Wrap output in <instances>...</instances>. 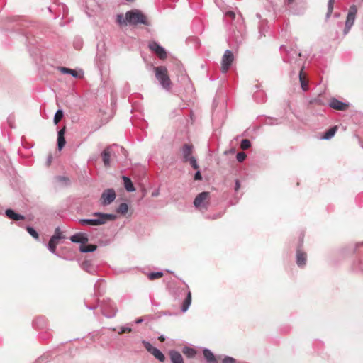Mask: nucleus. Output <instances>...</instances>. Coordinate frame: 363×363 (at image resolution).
Segmentation results:
<instances>
[{"instance_id": "dca6fc26", "label": "nucleus", "mask_w": 363, "mask_h": 363, "mask_svg": "<svg viewBox=\"0 0 363 363\" xmlns=\"http://www.w3.org/2000/svg\"><path fill=\"white\" fill-rule=\"evenodd\" d=\"M330 107L338 111H345L349 107V104L342 102L335 98L331 99L329 102Z\"/></svg>"}, {"instance_id": "49530a36", "label": "nucleus", "mask_w": 363, "mask_h": 363, "mask_svg": "<svg viewBox=\"0 0 363 363\" xmlns=\"http://www.w3.org/2000/svg\"><path fill=\"white\" fill-rule=\"evenodd\" d=\"M225 16L230 17L232 19H234L235 17V13L233 11H228L225 13Z\"/></svg>"}, {"instance_id": "4c0bfd02", "label": "nucleus", "mask_w": 363, "mask_h": 363, "mask_svg": "<svg viewBox=\"0 0 363 363\" xmlns=\"http://www.w3.org/2000/svg\"><path fill=\"white\" fill-rule=\"evenodd\" d=\"M26 230H27L28 233L33 238H34L36 240H38L39 238V235H38V232L33 228H32L30 226H27Z\"/></svg>"}, {"instance_id": "a19ab883", "label": "nucleus", "mask_w": 363, "mask_h": 363, "mask_svg": "<svg viewBox=\"0 0 363 363\" xmlns=\"http://www.w3.org/2000/svg\"><path fill=\"white\" fill-rule=\"evenodd\" d=\"M246 157V154L243 152H240L236 155V159L239 162H243L245 160Z\"/></svg>"}, {"instance_id": "9b49d317", "label": "nucleus", "mask_w": 363, "mask_h": 363, "mask_svg": "<svg viewBox=\"0 0 363 363\" xmlns=\"http://www.w3.org/2000/svg\"><path fill=\"white\" fill-rule=\"evenodd\" d=\"M142 343L145 348L152 354L160 362H163L165 360L164 354L157 348L153 347L149 342L143 340Z\"/></svg>"}, {"instance_id": "8fccbe9b", "label": "nucleus", "mask_w": 363, "mask_h": 363, "mask_svg": "<svg viewBox=\"0 0 363 363\" xmlns=\"http://www.w3.org/2000/svg\"><path fill=\"white\" fill-rule=\"evenodd\" d=\"M240 187V184L238 179L235 180V190L237 191Z\"/></svg>"}, {"instance_id": "6e6d98bb", "label": "nucleus", "mask_w": 363, "mask_h": 363, "mask_svg": "<svg viewBox=\"0 0 363 363\" xmlns=\"http://www.w3.org/2000/svg\"><path fill=\"white\" fill-rule=\"evenodd\" d=\"M284 48H285L284 45H281V46L280 47V50H283V49H284Z\"/></svg>"}, {"instance_id": "13d9d810", "label": "nucleus", "mask_w": 363, "mask_h": 363, "mask_svg": "<svg viewBox=\"0 0 363 363\" xmlns=\"http://www.w3.org/2000/svg\"><path fill=\"white\" fill-rule=\"evenodd\" d=\"M62 7L64 9V11H65V9H67V7L64 4L62 5Z\"/></svg>"}, {"instance_id": "f3484780", "label": "nucleus", "mask_w": 363, "mask_h": 363, "mask_svg": "<svg viewBox=\"0 0 363 363\" xmlns=\"http://www.w3.org/2000/svg\"><path fill=\"white\" fill-rule=\"evenodd\" d=\"M70 240L74 243L85 244L88 242V237L84 233H77L70 237Z\"/></svg>"}, {"instance_id": "aec40b11", "label": "nucleus", "mask_w": 363, "mask_h": 363, "mask_svg": "<svg viewBox=\"0 0 363 363\" xmlns=\"http://www.w3.org/2000/svg\"><path fill=\"white\" fill-rule=\"evenodd\" d=\"M65 127L60 129L57 133V149L61 150L65 145L66 140L65 138Z\"/></svg>"}, {"instance_id": "052dcab7", "label": "nucleus", "mask_w": 363, "mask_h": 363, "mask_svg": "<svg viewBox=\"0 0 363 363\" xmlns=\"http://www.w3.org/2000/svg\"><path fill=\"white\" fill-rule=\"evenodd\" d=\"M48 10H49L50 11H52V10H51V8H50V7H48Z\"/></svg>"}, {"instance_id": "72a5a7b5", "label": "nucleus", "mask_w": 363, "mask_h": 363, "mask_svg": "<svg viewBox=\"0 0 363 363\" xmlns=\"http://www.w3.org/2000/svg\"><path fill=\"white\" fill-rule=\"evenodd\" d=\"M163 274H164L162 272H150L147 274V277L150 280H154V279L161 278L163 276Z\"/></svg>"}, {"instance_id": "4be33fe9", "label": "nucleus", "mask_w": 363, "mask_h": 363, "mask_svg": "<svg viewBox=\"0 0 363 363\" xmlns=\"http://www.w3.org/2000/svg\"><path fill=\"white\" fill-rule=\"evenodd\" d=\"M58 69L62 73V74H67L72 75L74 78H81L82 77V74H79L76 70L72 69L67 67H59Z\"/></svg>"}, {"instance_id": "20e7f679", "label": "nucleus", "mask_w": 363, "mask_h": 363, "mask_svg": "<svg viewBox=\"0 0 363 363\" xmlns=\"http://www.w3.org/2000/svg\"><path fill=\"white\" fill-rule=\"evenodd\" d=\"M155 77L161 86L166 91L171 89L172 82L167 74V69L164 66H158L154 68Z\"/></svg>"}, {"instance_id": "f8f14e48", "label": "nucleus", "mask_w": 363, "mask_h": 363, "mask_svg": "<svg viewBox=\"0 0 363 363\" xmlns=\"http://www.w3.org/2000/svg\"><path fill=\"white\" fill-rule=\"evenodd\" d=\"M181 293L185 296V298L182 304L181 311L183 313H185L189 309V306L191 303V294L189 291V286L186 285L185 289H182L181 290Z\"/></svg>"}, {"instance_id": "c9c22d12", "label": "nucleus", "mask_w": 363, "mask_h": 363, "mask_svg": "<svg viewBox=\"0 0 363 363\" xmlns=\"http://www.w3.org/2000/svg\"><path fill=\"white\" fill-rule=\"evenodd\" d=\"M51 238L58 241L65 238V237L62 235L60 227H57L55 228V233Z\"/></svg>"}, {"instance_id": "2eb2a0df", "label": "nucleus", "mask_w": 363, "mask_h": 363, "mask_svg": "<svg viewBox=\"0 0 363 363\" xmlns=\"http://www.w3.org/2000/svg\"><path fill=\"white\" fill-rule=\"evenodd\" d=\"M149 48L154 52L160 59L167 57V52L163 47L157 42L152 41L149 43Z\"/></svg>"}, {"instance_id": "603ef678", "label": "nucleus", "mask_w": 363, "mask_h": 363, "mask_svg": "<svg viewBox=\"0 0 363 363\" xmlns=\"http://www.w3.org/2000/svg\"><path fill=\"white\" fill-rule=\"evenodd\" d=\"M294 0H284V2L286 5H291Z\"/></svg>"}, {"instance_id": "a211bd4d", "label": "nucleus", "mask_w": 363, "mask_h": 363, "mask_svg": "<svg viewBox=\"0 0 363 363\" xmlns=\"http://www.w3.org/2000/svg\"><path fill=\"white\" fill-rule=\"evenodd\" d=\"M105 293L104 281L102 279H98L94 284V296H101Z\"/></svg>"}, {"instance_id": "423d86ee", "label": "nucleus", "mask_w": 363, "mask_h": 363, "mask_svg": "<svg viewBox=\"0 0 363 363\" xmlns=\"http://www.w3.org/2000/svg\"><path fill=\"white\" fill-rule=\"evenodd\" d=\"M210 194L208 191H203L199 194L194 201V205L199 209H207L209 203Z\"/></svg>"}, {"instance_id": "473e14b6", "label": "nucleus", "mask_w": 363, "mask_h": 363, "mask_svg": "<svg viewBox=\"0 0 363 363\" xmlns=\"http://www.w3.org/2000/svg\"><path fill=\"white\" fill-rule=\"evenodd\" d=\"M334 1L335 0H328V11L326 13V15H325V19L328 20L331 14H332V12H333V6H334Z\"/></svg>"}, {"instance_id": "ea45409f", "label": "nucleus", "mask_w": 363, "mask_h": 363, "mask_svg": "<svg viewBox=\"0 0 363 363\" xmlns=\"http://www.w3.org/2000/svg\"><path fill=\"white\" fill-rule=\"evenodd\" d=\"M264 123L266 125H277L279 123H278V120L277 118H266Z\"/></svg>"}, {"instance_id": "3c124183", "label": "nucleus", "mask_w": 363, "mask_h": 363, "mask_svg": "<svg viewBox=\"0 0 363 363\" xmlns=\"http://www.w3.org/2000/svg\"><path fill=\"white\" fill-rule=\"evenodd\" d=\"M143 321H144V319L143 318H139L135 320V323L140 324V323H143Z\"/></svg>"}, {"instance_id": "c03bdc74", "label": "nucleus", "mask_w": 363, "mask_h": 363, "mask_svg": "<svg viewBox=\"0 0 363 363\" xmlns=\"http://www.w3.org/2000/svg\"><path fill=\"white\" fill-rule=\"evenodd\" d=\"M222 363H236V359L231 357L226 356L223 359Z\"/></svg>"}, {"instance_id": "4d7b16f0", "label": "nucleus", "mask_w": 363, "mask_h": 363, "mask_svg": "<svg viewBox=\"0 0 363 363\" xmlns=\"http://www.w3.org/2000/svg\"><path fill=\"white\" fill-rule=\"evenodd\" d=\"M334 16L336 18L339 17V13H335Z\"/></svg>"}, {"instance_id": "79ce46f5", "label": "nucleus", "mask_w": 363, "mask_h": 363, "mask_svg": "<svg viewBox=\"0 0 363 363\" xmlns=\"http://www.w3.org/2000/svg\"><path fill=\"white\" fill-rule=\"evenodd\" d=\"M132 331V328L130 327H128V326H122L119 328L118 331V333L119 335H121L124 333H126V332H131Z\"/></svg>"}, {"instance_id": "c756f323", "label": "nucleus", "mask_w": 363, "mask_h": 363, "mask_svg": "<svg viewBox=\"0 0 363 363\" xmlns=\"http://www.w3.org/2000/svg\"><path fill=\"white\" fill-rule=\"evenodd\" d=\"M303 67L302 66L301 69L299 72V74H298V77H299V80L301 82V89L303 91H307L308 90V84H307V82H306L305 77L303 76Z\"/></svg>"}, {"instance_id": "f257e3e1", "label": "nucleus", "mask_w": 363, "mask_h": 363, "mask_svg": "<svg viewBox=\"0 0 363 363\" xmlns=\"http://www.w3.org/2000/svg\"><path fill=\"white\" fill-rule=\"evenodd\" d=\"M92 215L96 218H82L79 220V223L82 225L97 226L106 224L108 221H113L117 218V216L113 213L94 212Z\"/></svg>"}, {"instance_id": "bb28decb", "label": "nucleus", "mask_w": 363, "mask_h": 363, "mask_svg": "<svg viewBox=\"0 0 363 363\" xmlns=\"http://www.w3.org/2000/svg\"><path fill=\"white\" fill-rule=\"evenodd\" d=\"M97 247L93 244L89 245H81L79 247V250L81 252L86 253V252H92L96 250Z\"/></svg>"}, {"instance_id": "37998d69", "label": "nucleus", "mask_w": 363, "mask_h": 363, "mask_svg": "<svg viewBox=\"0 0 363 363\" xmlns=\"http://www.w3.org/2000/svg\"><path fill=\"white\" fill-rule=\"evenodd\" d=\"M74 47L77 49V50H79L82 48V41L80 38H77L74 40Z\"/></svg>"}, {"instance_id": "680f3d73", "label": "nucleus", "mask_w": 363, "mask_h": 363, "mask_svg": "<svg viewBox=\"0 0 363 363\" xmlns=\"http://www.w3.org/2000/svg\"><path fill=\"white\" fill-rule=\"evenodd\" d=\"M338 26H342V23L340 22L338 23Z\"/></svg>"}, {"instance_id": "a18cd8bd", "label": "nucleus", "mask_w": 363, "mask_h": 363, "mask_svg": "<svg viewBox=\"0 0 363 363\" xmlns=\"http://www.w3.org/2000/svg\"><path fill=\"white\" fill-rule=\"evenodd\" d=\"M57 179L58 182H65V183L69 182V179L67 177H62V176L57 177Z\"/></svg>"}, {"instance_id": "e433bc0d", "label": "nucleus", "mask_w": 363, "mask_h": 363, "mask_svg": "<svg viewBox=\"0 0 363 363\" xmlns=\"http://www.w3.org/2000/svg\"><path fill=\"white\" fill-rule=\"evenodd\" d=\"M251 146V142L248 139H243L241 140L240 143V147L241 149L245 150L250 148Z\"/></svg>"}, {"instance_id": "5701e85b", "label": "nucleus", "mask_w": 363, "mask_h": 363, "mask_svg": "<svg viewBox=\"0 0 363 363\" xmlns=\"http://www.w3.org/2000/svg\"><path fill=\"white\" fill-rule=\"evenodd\" d=\"M7 217L13 220H23L25 217L23 215L16 213L12 209H7L5 212Z\"/></svg>"}, {"instance_id": "7ed1b4c3", "label": "nucleus", "mask_w": 363, "mask_h": 363, "mask_svg": "<svg viewBox=\"0 0 363 363\" xmlns=\"http://www.w3.org/2000/svg\"><path fill=\"white\" fill-rule=\"evenodd\" d=\"M126 20L130 25L136 26L143 24L150 26L147 17L143 12L138 9H134L126 12Z\"/></svg>"}, {"instance_id": "09e8293b", "label": "nucleus", "mask_w": 363, "mask_h": 363, "mask_svg": "<svg viewBox=\"0 0 363 363\" xmlns=\"http://www.w3.org/2000/svg\"><path fill=\"white\" fill-rule=\"evenodd\" d=\"M160 195V190L157 189H155L152 192V194L151 196L152 197H157Z\"/></svg>"}, {"instance_id": "7c9ffc66", "label": "nucleus", "mask_w": 363, "mask_h": 363, "mask_svg": "<svg viewBox=\"0 0 363 363\" xmlns=\"http://www.w3.org/2000/svg\"><path fill=\"white\" fill-rule=\"evenodd\" d=\"M182 352L189 358H193L196 354L195 349L189 347H184L182 349Z\"/></svg>"}, {"instance_id": "de8ad7c7", "label": "nucleus", "mask_w": 363, "mask_h": 363, "mask_svg": "<svg viewBox=\"0 0 363 363\" xmlns=\"http://www.w3.org/2000/svg\"><path fill=\"white\" fill-rule=\"evenodd\" d=\"M201 179H202V176H201V172L200 171H197L195 173L194 179L195 180H201Z\"/></svg>"}, {"instance_id": "4468645a", "label": "nucleus", "mask_w": 363, "mask_h": 363, "mask_svg": "<svg viewBox=\"0 0 363 363\" xmlns=\"http://www.w3.org/2000/svg\"><path fill=\"white\" fill-rule=\"evenodd\" d=\"M303 243V238H301L299 246L296 250V264L299 267H303L306 263L307 255L303 252L301 247Z\"/></svg>"}, {"instance_id": "a878e982", "label": "nucleus", "mask_w": 363, "mask_h": 363, "mask_svg": "<svg viewBox=\"0 0 363 363\" xmlns=\"http://www.w3.org/2000/svg\"><path fill=\"white\" fill-rule=\"evenodd\" d=\"M58 243V240H55L54 238H50L48 244V249L49 250V251L57 256H58V255L56 252V247Z\"/></svg>"}, {"instance_id": "6ab92c4d", "label": "nucleus", "mask_w": 363, "mask_h": 363, "mask_svg": "<svg viewBox=\"0 0 363 363\" xmlns=\"http://www.w3.org/2000/svg\"><path fill=\"white\" fill-rule=\"evenodd\" d=\"M112 146H108L105 148L101 152V157L105 167H108L110 166V158L111 153Z\"/></svg>"}, {"instance_id": "f03ea898", "label": "nucleus", "mask_w": 363, "mask_h": 363, "mask_svg": "<svg viewBox=\"0 0 363 363\" xmlns=\"http://www.w3.org/2000/svg\"><path fill=\"white\" fill-rule=\"evenodd\" d=\"M86 308L89 310H94L98 306L100 307L101 313L108 318H112L116 316L118 309L116 304L109 298L103 300L101 303L97 300L96 305L87 306Z\"/></svg>"}, {"instance_id": "864d4df0", "label": "nucleus", "mask_w": 363, "mask_h": 363, "mask_svg": "<svg viewBox=\"0 0 363 363\" xmlns=\"http://www.w3.org/2000/svg\"><path fill=\"white\" fill-rule=\"evenodd\" d=\"M158 339L161 341V342H164L165 340V337L164 335H160L159 336Z\"/></svg>"}, {"instance_id": "b1692460", "label": "nucleus", "mask_w": 363, "mask_h": 363, "mask_svg": "<svg viewBox=\"0 0 363 363\" xmlns=\"http://www.w3.org/2000/svg\"><path fill=\"white\" fill-rule=\"evenodd\" d=\"M203 354L208 363H218L213 353L210 350L205 348L203 350Z\"/></svg>"}, {"instance_id": "ddd939ff", "label": "nucleus", "mask_w": 363, "mask_h": 363, "mask_svg": "<svg viewBox=\"0 0 363 363\" xmlns=\"http://www.w3.org/2000/svg\"><path fill=\"white\" fill-rule=\"evenodd\" d=\"M80 267L87 273L94 275L97 273L98 266L94 264L91 260L85 259L80 264Z\"/></svg>"}, {"instance_id": "bf43d9fd", "label": "nucleus", "mask_w": 363, "mask_h": 363, "mask_svg": "<svg viewBox=\"0 0 363 363\" xmlns=\"http://www.w3.org/2000/svg\"><path fill=\"white\" fill-rule=\"evenodd\" d=\"M127 1H129V2H132L134 0H126Z\"/></svg>"}, {"instance_id": "cd10ccee", "label": "nucleus", "mask_w": 363, "mask_h": 363, "mask_svg": "<svg viewBox=\"0 0 363 363\" xmlns=\"http://www.w3.org/2000/svg\"><path fill=\"white\" fill-rule=\"evenodd\" d=\"M337 130V126H333L330 128L329 130H328L324 135L321 137V139L323 140H330L331 139L335 134V133Z\"/></svg>"}, {"instance_id": "5fc2aeb1", "label": "nucleus", "mask_w": 363, "mask_h": 363, "mask_svg": "<svg viewBox=\"0 0 363 363\" xmlns=\"http://www.w3.org/2000/svg\"><path fill=\"white\" fill-rule=\"evenodd\" d=\"M359 246H363V242H362L357 243V247H358Z\"/></svg>"}, {"instance_id": "0eeeda50", "label": "nucleus", "mask_w": 363, "mask_h": 363, "mask_svg": "<svg viewBox=\"0 0 363 363\" xmlns=\"http://www.w3.org/2000/svg\"><path fill=\"white\" fill-rule=\"evenodd\" d=\"M301 52L296 49H291L286 51V55L283 57L284 61L291 65H296L298 67H301L300 62Z\"/></svg>"}, {"instance_id": "412c9836", "label": "nucleus", "mask_w": 363, "mask_h": 363, "mask_svg": "<svg viewBox=\"0 0 363 363\" xmlns=\"http://www.w3.org/2000/svg\"><path fill=\"white\" fill-rule=\"evenodd\" d=\"M169 357L172 363H184L182 354L178 351L171 350Z\"/></svg>"}, {"instance_id": "c85d7f7f", "label": "nucleus", "mask_w": 363, "mask_h": 363, "mask_svg": "<svg viewBox=\"0 0 363 363\" xmlns=\"http://www.w3.org/2000/svg\"><path fill=\"white\" fill-rule=\"evenodd\" d=\"M33 325L38 328H44L47 325V322L45 318L38 317L33 320Z\"/></svg>"}, {"instance_id": "f704fd0d", "label": "nucleus", "mask_w": 363, "mask_h": 363, "mask_svg": "<svg viewBox=\"0 0 363 363\" xmlns=\"http://www.w3.org/2000/svg\"><path fill=\"white\" fill-rule=\"evenodd\" d=\"M63 116H64V113H63L62 110L58 109L54 116L53 121H54L55 124H57L59 123V121L62 118Z\"/></svg>"}, {"instance_id": "9d476101", "label": "nucleus", "mask_w": 363, "mask_h": 363, "mask_svg": "<svg viewBox=\"0 0 363 363\" xmlns=\"http://www.w3.org/2000/svg\"><path fill=\"white\" fill-rule=\"evenodd\" d=\"M116 197L115 191L113 189L104 190L100 198V203L102 206H106L111 204Z\"/></svg>"}, {"instance_id": "2f4dec72", "label": "nucleus", "mask_w": 363, "mask_h": 363, "mask_svg": "<svg viewBox=\"0 0 363 363\" xmlns=\"http://www.w3.org/2000/svg\"><path fill=\"white\" fill-rule=\"evenodd\" d=\"M128 211V206L126 203H121L116 208V212L122 215L125 214Z\"/></svg>"}, {"instance_id": "393cba45", "label": "nucleus", "mask_w": 363, "mask_h": 363, "mask_svg": "<svg viewBox=\"0 0 363 363\" xmlns=\"http://www.w3.org/2000/svg\"><path fill=\"white\" fill-rule=\"evenodd\" d=\"M122 179L124 182V187L127 191L133 192L135 191V188L134 187V185L131 181V179L129 177H128L126 176H123Z\"/></svg>"}, {"instance_id": "58836bf2", "label": "nucleus", "mask_w": 363, "mask_h": 363, "mask_svg": "<svg viewBox=\"0 0 363 363\" xmlns=\"http://www.w3.org/2000/svg\"><path fill=\"white\" fill-rule=\"evenodd\" d=\"M116 21L120 25L128 23L127 20H126V16L124 17L123 14H118L117 15Z\"/></svg>"}, {"instance_id": "1a4fd4ad", "label": "nucleus", "mask_w": 363, "mask_h": 363, "mask_svg": "<svg viewBox=\"0 0 363 363\" xmlns=\"http://www.w3.org/2000/svg\"><path fill=\"white\" fill-rule=\"evenodd\" d=\"M234 60V55L231 50H226L222 57L220 70L223 73H226L230 69Z\"/></svg>"}, {"instance_id": "39448f33", "label": "nucleus", "mask_w": 363, "mask_h": 363, "mask_svg": "<svg viewBox=\"0 0 363 363\" xmlns=\"http://www.w3.org/2000/svg\"><path fill=\"white\" fill-rule=\"evenodd\" d=\"M192 151H193V145H192L186 143L182 146V154L183 156V161L184 162H189L190 163V164L191 165V167L194 169H199V164L197 163L196 158L194 157L191 156Z\"/></svg>"}, {"instance_id": "6e6552de", "label": "nucleus", "mask_w": 363, "mask_h": 363, "mask_svg": "<svg viewBox=\"0 0 363 363\" xmlns=\"http://www.w3.org/2000/svg\"><path fill=\"white\" fill-rule=\"evenodd\" d=\"M357 11V10L356 6L352 5L350 6L349 12L347 16L345 26L343 30L344 35H346L350 32L351 28L354 25Z\"/></svg>"}]
</instances>
